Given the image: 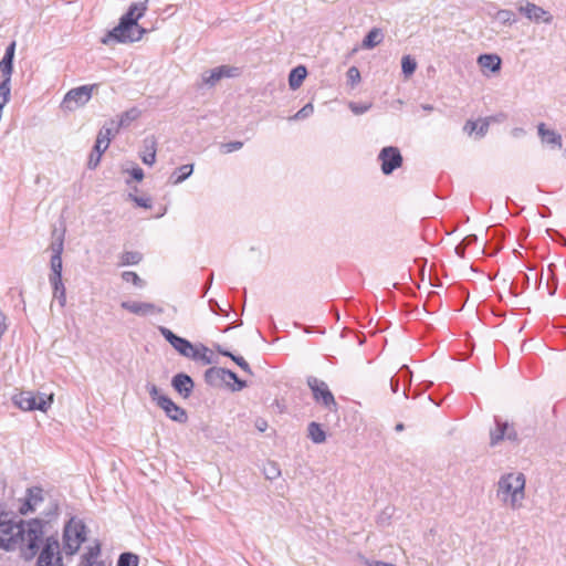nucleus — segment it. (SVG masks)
Here are the masks:
<instances>
[{"instance_id":"f257e3e1","label":"nucleus","mask_w":566,"mask_h":566,"mask_svg":"<svg viewBox=\"0 0 566 566\" xmlns=\"http://www.w3.org/2000/svg\"><path fill=\"white\" fill-rule=\"evenodd\" d=\"M42 523L38 520L28 523L0 521V547L20 548L27 559L35 556L40 543H42Z\"/></svg>"},{"instance_id":"f03ea898","label":"nucleus","mask_w":566,"mask_h":566,"mask_svg":"<svg viewBox=\"0 0 566 566\" xmlns=\"http://www.w3.org/2000/svg\"><path fill=\"white\" fill-rule=\"evenodd\" d=\"M495 495L502 506L511 511L524 509L526 494V475L517 470L502 473L495 483Z\"/></svg>"},{"instance_id":"7ed1b4c3","label":"nucleus","mask_w":566,"mask_h":566,"mask_svg":"<svg viewBox=\"0 0 566 566\" xmlns=\"http://www.w3.org/2000/svg\"><path fill=\"white\" fill-rule=\"evenodd\" d=\"M147 390L151 400L164 410L170 420L178 423H186L188 421L187 411L176 405L168 396L163 395L156 385L148 384Z\"/></svg>"},{"instance_id":"20e7f679","label":"nucleus","mask_w":566,"mask_h":566,"mask_svg":"<svg viewBox=\"0 0 566 566\" xmlns=\"http://www.w3.org/2000/svg\"><path fill=\"white\" fill-rule=\"evenodd\" d=\"M145 32L144 28L119 19V23L103 36L102 43L109 44L113 41L117 43L137 42L142 40Z\"/></svg>"},{"instance_id":"39448f33","label":"nucleus","mask_w":566,"mask_h":566,"mask_svg":"<svg viewBox=\"0 0 566 566\" xmlns=\"http://www.w3.org/2000/svg\"><path fill=\"white\" fill-rule=\"evenodd\" d=\"M13 402L23 411L40 410L45 412L53 402V395L21 391L13 397Z\"/></svg>"},{"instance_id":"423d86ee","label":"nucleus","mask_w":566,"mask_h":566,"mask_svg":"<svg viewBox=\"0 0 566 566\" xmlns=\"http://www.w3.org/2000/svg\"><path fill=\"white\" fill-rule=\"evenodd\" d=\"M86 539V527L78 518H71L64 527L65 548L70 554L78 551L82 543Z\"/></svg>"},{"instance_id":"0eeeda50","label":"nucleus","mask_w":566,"mask_h":566,"mask_svg":"<svg viewBox=\"0 0 566 566\" xmlns=\"http://www.w3.org/2000/svg\"><path fill=\"white\" fill-rule=\"evenodd\" d=\"M96 85H82L70 90L61 103V108L65 112H73L78 107L88 103L92 97L93 90Z\"/></svg>"},{"instance_id":"6e6552de","label":"nucleus","mask_w":566,"mask_h":566,"mask_svg":"<svg viewBox=\"0 0 566 566\" xmlns=\"http://www.w3.org/2000/svg\"><path fill=\"white\" fill-rule=\"evenodd\" d=\"M307 385L311 388L313 398L316 402L322 403L329 411H336L337 403L325 381L311 376L307 378Z\"/></svg>"},{"instance_id":"1a4fd4ad","label":"nucleus","mask_w":566,"mask_h":566,"mask_svg":"<svg viewBox=\"0 0 566 566\" xmlns=\"http://www.w3.org/2000/svg\"><path fill=\"white\" fill-rule=\"evenodd\" d=\"M517 11L534 23L551 24L554 19L549 11L527 0L518 2Z\"/></svg>"},{"instance_id":"9d476101","label":"nucleus","mask_w":566,"mask_h":566,"mask_svg":"<svg viewBox=\"0 0 566 566\" xmlns=\"http://www.w3.org/2000/svg\"><path fill=\"white\" fill-rule=\"evenodd\" d=\"M205 379L211 386H218L222 382L229 384L232 380L237 384L234 390H241L247 386L245 381L239 379L235 373L220 367L209 368L205 373Z\"/></svg>"},{"instance_id":"9b49d317","label":"nucleus","mask_w":566,"mask_h":566,"mask_svg":"<svg viewBox=\"0 0 566 566\" xmlns=\"http://www.w3.org/2000/svg\"><path fill=\"white\" fill-rule=\"evenodd\" d=\"M36 566H63L57 539L53 537L46 538L40 552Z\"/></svg>"},{"instance_id":"f8f14e48","label":"nucleus","mask_w":566,"mask_h":566,"mask_svg":"<svg viewBox=\"0 0 566 566\" xmlns=\"http://www.w3.org/2000/svg\"><path fill=\"white\" fill-rule=\"evenodd\" d=\"M161 335L182 356L187 358H197L196 346L186 338L175 335L169 328L160 327Z\"/></svg>"},{"instance_id":"ddd939ff","label":"nucleus","mask_w":566,"mask_h":566,"mask_svg":"<svg viewBox=\"0 0 566 566\" xmlns=\"http://www.w3.org/2000/svg\"><path fill=\"white\" fill-rule=\"evenodd\" d=\"M378 159L381 163V171L385 175L391 174L402 164V157L399 149L392 146L384 147L378 155Z\"/></svg>"},{"instance_id":"4468645a","label":"nucleus","mask_w":566,"mask_h":566,"mask_svg":"<svg viewBox=\"0 0 566 566\" xmlns=\"http://www.w3.org/2000/svg\"><path fill=\"white\" fill-rule=\"evenodd\" d=\"M239 74V69L229 65H221L201 74V84L207 86H214L224 77H234Z\"/></svg>"},{"instance_id":"2eb2a0df","label":"nucleus","mask_w":566,"mask_h":566,"mask_svg":"<svg viewBox=\"0 0 566 566\" xmlns=\"http://www.w3.org/2000/svg\"><path fill=\"white\" fill-rule=\"evenodd\" d=\"M504 439L515 441L517 433L509 422L495 418V427L490 431V444L495 447Z\"/></svg>"},{"instance_id":"dca6fc26","label":"nucleus","mask_w":566,"mask_h":566,"mask_svg":"<svg viewBox=\"0 0 566 566\" xmlns=\"http://www.w3.org/2000/svg\"><path fill=\"white\" fill-rule=\"evenodd\" d=\"M120 306L138 316L158 315L163 313V308L154 303L139 301H123Z\"/></svg>"},{"instance_id":"f3484780","label":"nucleus","mask_w":566,"mask_h":566,"mask_svg":"<svg viewBox=\"0 0 566 566\" xmlns=\"http://www.w3.org/2000/svg\"><path fill=\"white\" fill-rule=\"evenodd\" d=\"M476 62L484 75L500 72L502 65V60L497 54H481Z\"/></svg>"},{"instance_id":"a211bd4d","label":"nucleus","mask_w":566,"mask_h":566,"mask_svg":"<svg viewBox=\"0 0 566 566\" xmlns=\"http://www.w3.org/2000/svg\"><path fill=\"white\" fill-rule=\"evenodd\" d=\"M174 389L184 398H188L195 387V384L190 376L186 374H177L171 380Z\"/></svg>"},{"instance_id":"6ab92c4d","label":"nucleus","mask_w":566,"mask_h":566,"mask_svg":"<svg viewBox=\"0 0 566 566\" xmlns=\"http://www.w3.org/2000/svg\"><path fill=\"white\" fill-rule=\"evenodd\" d=\"M147 2L148 0L139 3H132L127 12L120 19L134 25H138V20L142 19L147 11Z\"/></svg>"},{"instance_id":"aec40b11","label":"nucleus","mask_w":566,"mask_h":566,"mask_svg":"<svg viewBox=\"0 0 566 566\" xmlns=\"http://www.w3.org/2000/svg\"><path fill=\"white\" fill-rule=\"evenodd\" d=\"M491 120L492 117H486L479 120H468L463 127V130L468 135L475 133L476 136L481 138L488 133Z\"/></svg>"},{"instance_id":"412c9836","label":"nucleus","mask_w":566,"mask_h":566,"mask_svg":"<svg viewBox=\"0 0 566 566\" xmlns=\"http://www.w3.org/2000/svg\"><path fill=\"white\" fill-rule=\"evenodd\" d=\"M537 132L543 143L558 148L562 147V136L555 130L547 128L544 123L538 124Z\"/></svg>"},{"instance_id":"4be33fe9","label":"nucleus","mask_w":566,"mask_h":566,"mask_svg":"<svg viewBox=\"0 0 566 566\" xmlns=\"http://www.w3.org/2000/svg\"><path fill=\"white\" fill-rule=\"evenodd\" d=\"M115 134L116 133L114 128L104 126L97 135L96 143L94 146L95 150H98L104 154L105 150L108 148L111 140Z\"/></svg>"},{"instance_id":"5701e85b","label":"nucleus","mask_w":566,"mask_h":566,"mask_svg":"<svg viewBox=\"0 0 566 566\" xmlns=\"http://www.w3.org/2000/svg\"><path fill=\"white\" fill-rule=\"evenodd\" d=\"M156 140L154 137L144 140V151L140 159L145 165L153 166L156 163Z\"/></svg>"},{"instance_id":"b1692460","label":"nucleus","mask_w":566,"mask_h":566,"mask_svg":"<svg viewBox=\"0 0 566 566\" xmlns=\"http://www.w3.org/2000/svg\"><path fill=\"white\" fill-rule=\"evenodd\" d=\"M142 112L137 107H132L128 111L119 115V119L114 128L115 133H118L120 128L128 127L134 120L138 119Z\"/></svg>"},{"instance_id":"393cba45","label":"nucleus","mask_w":566,"mask_h":566,"mask_svg":"<svg viewBox=\"0 0 566 566\" xmlns=\"http://www.w3.org/2000/svg\"><path fill=\"white\" fill-rule=\"evenodd\" d=\"M193 172V165L187 164L178 167L172 171L169 177V181L171 185H179L184 182L187 178H189Z\"/></svg>"},{"instance_id":"a878e982","label":"nucleus","mask_w":566,"mask_h":566,"mask_svg":"<svg viewBox=\"0 0 566 566\" xmlns=\"http://www.w3.org/2000/svg\"><path fill=\"white\" fill-rule=\"evenodd\" d=\"M306 75H307V71H306L305 66L298 65V66L294 67L289 75L290 87L292 90L298 88L302 85Z\"/></svg>"},{"instance_id":"bb28decb","label":"nucleus","mask_w":566,"mask_h":566,"mask_svg":"<svg viewBox=\"0 0 566 566\" xmlns=\"http://www.w3.org/2000/svg\"><path fill=\"white\" fill-rule=\"evenodd\" d=\"M384 35L377 28L371 29L368 34L364 38L361 48L366 50L374 49L381 43Z\"/></svg>"},{"instance_id":"cd10ccee","label":"nucleus","mask_w":566,"mask_h":566,"mask_svg":"<svg viewBox=\"0 0 566 566\" xmlns=\"http://www.w3.org/2000/svg\"><path fill=\"white\" fill-rule=\"evenodd\" d=\"M307 436L316 444H321L326 440V432L319 423L314 421L310 422L307 427Z\"/></svg>"},{"instance_id":"c85d7f7f","label":"nucleus","mask_w":566,"mask_h":566,"mask_svg":"<svg viewBox=\"0 0 566 566\" xmlns=\"http://www.w3.org/2000/svg\"><path fill=\"white\" fill-rule=\"evenodd\" d=\"M99 552L101 548L98 544L91 546L87 553L83 556L81 566H104L102 562L97 560Z\"/></svg>"},{"instance_id":"c756f323","label":"nucleus","mask_w":566,"mask_h":566,"mask_svg":"<svg viewBox=\"0 0 566 566\" xmlns=\"http://www.w3.org/2000/svg\"><path fill=\"white\" fill-rule=\"evenodd\" d=\"M62 259L57 254L51 256L50 283H61Z\"/></svg>"},{"instance_id":"7c9ffc66","label":"nucleus","mask_w":566,"mask_h":566,"mask_svg":"<svg viewBox=\"0 0 566 566\" xmlns=\"http://www.w3.org/2000/svg\"><path fill=\"white\" fill-rule=\"evenodd\" d=\"M11 97V77H2L0 82V108L9 103Z\"/></svg>"},{"instance_id":"2f4dec72","label":"nucleus","mask_w":566,"mask_h":566,"mask_svg":"<svg viewBox=\"0 0 566 566\" xmlns=\"http://www.w3.org/2000/svg\"><path fill=\"white\" fill-rule=\"evenodd\" d=\"M41 490H29V495L27 502L21 507V512L27 514L30 511H33V506L38 504L42 499L40 496Z\"/></svg>"},{"instance_id":"473e14b6","label":"nucleus","mask_w":566,"mask_h":566,"mask_svg":"<svg viewBox=\"0 0 566 566\" xmlns=\"http://www.w3.org/2000/svg\"><path fill=\"white\" fill-rule=\"evenodd\" d=\"M494 19L503 25H512L516 22L515 13L507 9L499 10L495 13Z\"/></svg>"},{"instance_id":"72a5a7b5","label":"nucleus","mask_w":566,"mask_h":566,"mask_svg":"<svg viewBox=\"0 0 566 566\" xmlns=\"http://www.w3.org/2000/svg\"><path fill=\"white\" fill-rule=\"evenodd\" d=\"M217 350L222 356L230 357L242 370L251 374V368H250L249 364L244 360L243 357L235 356L232 353H230L229 350L221 348L220 346H218Z\"/></svg>"},{"instance_id":"f704fd0d","label":"nucleus","mask_w":566,"mask_h":566,"mask_svg":"<svg viewBox=\"0 0 566 566\" xmlns=\"http://www.w3.org/2000/svg\"><path fill=\"white\" fill-rule=\"evenodd\" d=\"M14 56L4 54L0 61V72L2 77H11L13 73Z\"/></svg>"},{"instance_id":"c9c22d12","label":"nucleus","mask_w":566,"mask_h":566,"mask_svg":"<svg viewBox=\"0 0 566 566\" xmlns=\"http://www.w3.org/2000/svg\"><path fill=\"white\" fill-rule=\"evenodd\" d=\"M401 69L406 77L411 76L417 69L416 60L410 55H403L401 59Z\"/></svg>"},{"instance_id":"e433bc0d","label":"nucleus","mask_w":566,"mask_h":566,"mask_svg":"<svg viewBox=\"0 0 566 566\" xmlns=\"http://www.w3.org/2000/svg\"><path fill=\"white\" fill-rule=\"evenodd\" d=\"M53 302L57 303L61 308H63L65 306V303H66L65 285H54Z\"/></svg>"},{"instance_id":"4c0bfd02","label":"nucleus","mask_w":566,"mask_h":566,"mask_svg":"<svg viewBox=\"0 0 566 566\" xmlns=\"http://www.w3.org/2000/svg\"><path fill=\"white\" fill-rule=\"evenodd\" d=\"M122 264H137L142 260V253L138 251H127L122 254Z\"/></svg>"},{"instance_id":"58836bf2","label":"nucleus","mask_w":566,"mask_h":566,"mask_svg":"<svg viewBox=\"0 0 566 566\" xmlns=\"http://www.w3.org/2000/svg\"><path fill=\"white\" fill-rule=\"evenodd\" d=\"M117 566H138V557L132 553H123L118 558Z\"/></svg>"},{"instance_id":"ea45409f","label":"nucleus","mask_w":566,"mask_h":566,"mask_svg":"<svg viewBox=\"0 0 566 566\" xmlns=\"http://www.w3.org/2000/svg\"><path fill=\"white\" fill-rule=\"evenodd\" d=\"M503 289L499 291V295L501 298L509 297V298H515L517 295H520L522 292L517 291L518 285H502Z\"/></svg>"},{"instance_id":"a19ab883","label":"nucleus","mask_w":566,"mask_h":566,"mask_svg":"<svg viewBox=\"0 0 566 566\" xmlns=\"http://www.w3.org/2000/svg\"><path fill=\"white\" fill-rule=\"evenodd\" d=\"M347 82L348 84L354 87L360 82V72L356 66H350L347 71Z\"/></svg>"},{"instance_id":"79ce46f5","label":"nucleus","mask_w":566,"mask_h":566,"mask_svg":"<svg viewBox=\"0 0 566 566\" xmlns=\"http://www.w3.org/2000/svg\"><path fill=\"white\" fill-rule=\"evenodd\" d=\"M348 107L349 109L355 114V115H361L366 112H368L370 108H371V104L370 103H367V104H363V103H355V102H350L348 104Z\"/></svg>"},{"instance_id":"37998d69","label":"nucleus","mask_w":566,"mask_h":566,"mask_svg":"<svg viewBox=\"0 0 566 566\" xmlns=\"http://www.w3.org/2000/svg\"><path fill=\"white\" fill-rule=\"evenodd\" d=\"M314 112V106L311 103L304 105L294 116L290 119H303L311 116Z\"/></svg>"},{"instance_id":"c03bdc74","label":"nucleus","mask_w":566,"mask_h":566,"mask_svg":"<svg viewBox=\"0 0 566 566\" xmlns=\"http://www.w3.org/2000/svg\"><path fill=\"white\" fill-rule=\"evenodd\" d=\"M208 352H209L208 348L206 346H203V345H201L200 347L196 346L197 358H192V359L193 360H201L205 364H210L211 363V358L208 355Z\"/></svg>"},{"instance_id":"a18cd8bd","label":"nucleus","mask_w":566,"mask_h":566,"mask_svg":"<svg viewBox=\"0 0 566 566\" xmlns=\"http://www.w3.org/2000/svg\"><path fill=\"white\" fill-rule=\"evenodd\" d=\"M102 155H103V153L95 150V148L93 149V151L90 155L88 163H87V166L90 169H95L98 166Z\"/></svg>"},{"instance_id":"49530a36","label":"nucleus","mask_w":566,"mask_h":566,"mask_svg":"<svg viewBox=\"0 0 566 566\" xmlns=\"http://www.w3.org/2000/svg\"><path fill=\"white\" fill-rule=\"evenodd\" d=\"M128 198L133 200L138 207L143 208H150L151 207V200L148 197H137L133 193L128 195Z\"/></svg>"},{"instance_id":"de8ad7c7","label":"nucleus","mask_w":566,"mask_h":566,"mask_svg":"<svg viewBox=\"0 0 566 566\" xmlns=\"http://www.w3.org/2000/svg\"><path fill=\"white\" fill-rule=\"evenodd\" d=\"M281 471L275 463H270L269 468L265 469L266 479L273 480L280 476Z\"/></svg>"},{"instance_id":"09e8293b","label":"nucleus","mask_w":566,"mask_h":566,"mask_svg":"<svg viewBox=\"0 0 566 566\" xmlns=\"http://www.w3.org/2000/svg\"><path fill=\"white\" fill-rule=\"evenodd\" d=\"M242 146V142H230L222 145V150L224 154H229L239 150Z\"/></svg>"},{"instance_id":"8fccbe9b","label":"nucleus","mask_w":566,"mask_h":566,"mask_svg":"<svg viewBox=\"0 0 566 566\" xmlns=\"http://www.w3.org/2000/svg\"><path fill=\"white\" fill-rule=\"evenodd\" d=\"M122 279L125 283H137V281H139L138 275L130 271L124 272Z\"/></svg>"},{"instance_id":"3c124183","label":"nucleus","mask_w":566,"mask_h":566,"mask_svg":"<svg viewBox=\"0 0 566 566\" xmlns=\"http://www.w3.org/2000/svg\"><path fill=\"white\" fill-rule=\"evenodd\" d=\"M127 172L130 174V176L137 180V181H142L143 178H144V171L142 168H139L138 166H135L134 168H132L130 170H127Z\"/></svg>"},{"instance_id":"603ef678","label":"nucleus","mask_w":566,"mask_h":566,"mask_svg":"<svg viewBox=\"0 0 566 566\" xmlns=\"http://www.w3.org/2000/svg\"><path fill=\"white\" fill-rule=\"evenodd\" d=\"M209 306H210V310L216 313V314H220V313H223L226 312L227 310L223 308L216 300H210L209 301Z\"/></svg>"},{"instance_id":"864d4df0","label":"nucleus","mask_w":566,"mask_h":566,"mask_svg":"<svg viewBox=\"0 0 566 566\" xmlns=\"http://www.w3.org/2000/svg\"><path fill=\"white\" fill-rule=\"evenodd\" d=\"M53 254H57L61 256L62 250H63V241L60 239L57 242H54L52 244Z\"/></svg>"},{"instance_id":"5fc2aeb1","label":"nucleus","mask_w":566,"mask_h":566,"mask_svg":"<svg viewBox=\"0 0 566 566\" xmlns=\"http://www.w3.org/2000/svg\"><path fill=\"white\" fill-rule=\"evenodd\" d=\"M548 272H549V275H547V277H546L547 283H549V281H552V283H558L559 277L552 269V265H549Z\"/></svg>"},{"instance_id":"6e6d98bb","label":"nucleus","mask_w":566,"mask_h":566,"mask_svg":"<svg viewBox=\"0 0 566 566\" xmlns=\"http://www.w3.org/2000/svg\"><path fill=\"white\" fill-rule=\"evenodd\" d=\"M7 325H6V316L0 312V338L6 333Z\"/></svg>"},{"instance_id":"4d7b16f0","label":"nucleus","mask_w":566,"mask_h":566,"mask_svg":"<svg viewBox=\"0 0 566 566\" xmlns=\"http://www.w3.org/2000/svg\"><path fill=\"white\" fill-rule=\"evenodd\" d=\"M15 41H12L6 49V52L4 54H9V55H12L14 56V53H15Z\"/></svg>"},{"instance_id":"13d9d810","label":"nucleus","mask_w":566,"mask_h":566,"mask_svg":"<svg viewBox=\"0 0 566 566\" xmlns=\"http://www.w3.org/2000/svg\"><path fill=\"white\" fill-rule=\"evenodd\" d=\"M390 387H391L392 392H397L398 388H399V379L392 377L390 379Z\"/></svg>"},{"instance_id":"bf43d9fd","label":"nucleus","mask_w":566,"mask_h":566,"mask_svg":"<svg viewBox=\"0 0 566 566\" xmlns=\"http://www.w3.org/2000/svg\"><path fill=\"white\" fill-rule=\"evenodd\" d=\"M524 133H525V132H524V129H523V128H514V129L512 130V135H513L514 137H520V136L524 135Z\"/></svg>"},{"instance_id":"052dcab7","label":"nucleus","mask_w":566,"mask_h":566,"mask_svg":"<svg viewBox=\"0 0 566 566\" xmlns=\"http://www.w3.org/2000/svg\"><path fill=\"white\" fill-rule=\"evenodd\" d=\"M455 253H457L459 256H461V258H462V256L464 255V247H463V245H461V244H460V245H458V247L455 248Z\"/></svg>"},{"instance_id":"680f3d73","label":"nucleus","mask_w":566,"mask_h":566,"mask_svg":"<svg viewBox=\"0 0 566 566\" xmlns=\"http://www.w3.org/2000/svg\"><path fill=\"white\" fill-rule=\"evenodd\" d=\"M545 287H546L549 296H553L555 294V291H556L555 287H551V285H545Z\"/></svg>"},{"instance_id":"e2e57ef3","label":"nucleus","mask_w":566,"mask_h":566,"mask_svg":"<svg viewBox=\"0 0 566 566\" xmlns=\"http://www.w3.org/2000/svg\"><path fill=\"white\" fill-rule=\"evenodd\" d=\"M480 281H491L492 277L490 274H481V277H479Z\"/></svg>"},{"instance_id":"0e129e2a","label":"nucleus","mask_w":566,"mask_h":566,"mask_svg":"<svg viewBox=\"0 0 566 566\" xmlns=\"http://www.w3.org/2000/svg\"><path fill=\"white\" fill-rule=\"evenodd\" d=\"M421 108L427 112H431L433 109V106L429 105V104H423V105H421Z\"/></svg>"},{"instance_id":"69168bd1","label":"nucleus","mask_w":566,"mask_h":566,"mask_svg":"<svg viewBox=\"0 0 566 566\" xmlns=\"http://www.w3.org/2000/svg\"><path fill=\"white\" fill-rule=\"evenodd\" d=\"M401 376L407 377L409 375V369L407 367H403L401 370Z\"/></svg>"},{"instance_id":"338daca9","label":"nucleus","mask_w":566,"mask_h":566,"mask_svg":"<svg viewBox=\"0 0 566 566\" xmlns=\"http://www.w3.org/2000/svg\"><path fill=\"white\" fill-rule=\"evenodd\" d=\"M395 430L396 431H402L403 430V424L402 423H397L396 427H395Z\"/></svg>"},{"instance_id":"774afa93","label":"nucleus","mask_w":566,"mask_h":566,"mask_svg":"<svg viewBox=\"0 0 566 566\" xmlns=\"http://www.w3.org/2000/svg\"><path fill=\"white\" fill-rule=\"evenodd\" d=\"M472 240H476V237H475V235H473V237H468V238L465 239V241H467L468 243H471V241H472Z\"/></svg>"}]
</instances>
